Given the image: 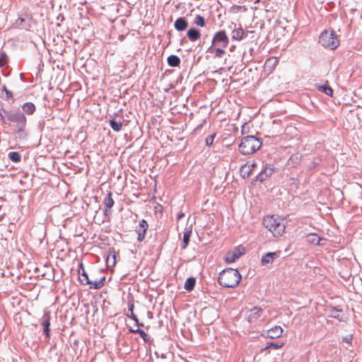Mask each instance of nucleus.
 I'll list each match as a JSON object with an SVG mask.
<instances>
[{
	"mask_svg": "<svg viewBox=\"0 0 362 362\" xmlns=\"http://www.w3.org/2000/svg\"><path fill=\"white\" fill-rule=\"evenodd\" d=\"M322 163V158L320 157H317L314 158L313 162L311 163L310 165L308 166V169L312 170L317 166H318Z\"/></svg>",
	"mask_w": 362,
	"mask_h": 362,
	"instance_id": "nucleus-34",
	"label": "nucleus"
},
{
	"mask_svg": "<svg viewBox=\"0 0 362 362\" xmlns=\"http://www.w3.org/2000/svg\"><path fill=\"white\" fill-rule=\"evenodd\" d=\"M322 240L315 233H310L307 237L308 242L315 245H321L320 241Z\"/></svg>",
	"mask_w": 362,
	"mask_h": 362,
	"instance_id": "nucleus-20",
	"label": "nucleus"
},
{
	"mask_svg": "<svg viewBox=\"0 0 362 362\" xmlns=\"http://www.w3.org/2000/svg\"><path fill=\"white\" fill-rule=\"evenodd\" d=\"M255 166V163H252V164L251 165V167H252V168H251L250 169H252V168H254Z\"/></svg>",
	"mask_w": 362,
	"mask_h": 362,
	"instance_id": "nucleus-48",
	"label": "nucleus"
},
{
	"mask_svg": "<svg viewBox=\"0 0 362 362\" xmlns=\"http://www.w3.org/2000/svg\"><path fill=\"white\" fill-rule=\"evenodd\" d=\"M109 124H110V126L111 127V128L115 132H118L121 131L122 127V122L120 120L117 121L115 119H110L109 120Z\"/></svg>",
	"mask_w": 362,
	"mask_h": 362,
	"instance_id": "nucleus-25",
	"label": "nucleus"
},
{
	"mask_svg": "<svg viewBox=\"0 0 362 362\" xmlns=\"http://www.w3.org/2000/svg\"><path fill=\"white\" fill-rule=\"evenodd\" d=\"M248 32H245V30L241 28H235L231 33V38L233 40L240 41L243 39L245 38L247 36Z\"/></svg>",
	"mask_w": 362,
	"mask_h": 362,
	"instance_id": "nucleus-13",
	"label": "nucleus"
},
{
	"mask_svg": "<svg viewBox=\"0 0 362 362\" xmlns=\"http://www.w3.org/2000/svg\"><path fill=\"white\" fill-rule=\"evenodd\" d=\"M98 281L100 283L102 286H103L105 284V276L101 277L99 280H98Z\"/></svg>",
	"mask_w": 362,
	"mask_h": 362,
	"instance_id": "nucleus-43",
	"label": "nucleus"
},
{
	"mask_svg": "<svg viewBox=\"0 0 362 362\" xmlns=\"http://www.w3.org/2000/svg\"><path fill=\"white\" fill-rule=\"evenodd\" d=\"M229 45V38L225 30H219L216 32L212 38L211 45L208 49L209 52L213 53L214 47L226 48Z\"/></svg>",
	"mask_w": 362,
	"mask_h": 362,
	"instance_id": "nucleus-6",
	"label": "nucleus"
},
{
	"mask_svg": "<svg viewBox=\"0 0 362 362\" xmlns=\"http://www.w3.org/2000/svg\"><path fill=\"white\" fill-rule=\"evenodd\" d=\"M262 313V308L255 306L246 312L245 317L249 322L253 323L261 316Z\"/></svg>",
	"mask_w": 362,
	"mask_h": 362,
	"instance_id": "nucleus-10",
	"label": "nucleus"
},
{
	"mask_svg": "<svg viewBox=\"0 0 362 362\" xmlns=\"http://www.w3.org/2000/svg\"><path fill=\"white\" fill-rule=\"evenodd\" d=\"M191 234H192V228H189V229L186 228L185 231L184 232L183 243H182V245L181 247L182 250L186 249V247L189 245V240H190Z\"/></svg>",
	"mask_w": 362,
	"mask_h": 362,
	"instance_id": "nucleus-19",
	"label": "nucleus"
},
{
	"mask_svg": "<svg viewBox=\"0 0 362 362\" xmlns=\"http://www.w3.org/2000/svg\"><path fill=\"white\" fill-rule=\"evenodd\" d=\"M188 22L185 17L177 18L174 23L175 29L177 31H184L187 28Z\"/></svg>",
	"mask_w": 362,
	"mask_h": 362,
	"instance_id": "nucleus-16",
	"label": "nucleus"
},
{
	"mask_svg": "<svg viewBox=\"0 0 362 362\" xmlns=\"http://www.w3.org/2000/svg\"><path fill=\"white\" fill-rule=\"evenodd\" d=\"M42 325L43 327V333L45 335L46 341L50 339V314L45 312L42 316Z\"/></svg>",
	"mask_w": 362,
	"mask_h": 362,
	"instance_id": "nucleus-11",
	"label": "nucleus"
},
{
	"mask_svg": "<svg viewBox=\"0 0 362 362\" xmlns=\"http://www.w3.org/2000/svg\"><path fill=\"white\" fill-rule=\"evenodd\" d=\"M317 89L319 91H320V92H322V93H325V94H326V95H327L329 96H332V95H333V90L328 85H326V84H325V85H317Z\"/></svg>",
	"mask_w": 362,
	"mask_h": 362,
	"instance_id": "nucleus-23",
	"label": "nucleus"
},
{
	"mask_svg": "<svg viewBox=\"0 0 362 362\" xmlns=\"http://www.w3.org/2000/svg\"><path fill=\"white\" fill-rule=\"evenodd\" d=\"M246 168V165H244L241 167L240 171L241 175L243 178L248 177L250 175V173L252 171V169H250L248 170H245V168Z\"/></svg>",
	"mask_w": 362,
	"mask_h": 362,
	"instance_id": "nucleus-37",
	"label": "nucleus"
},
{
	"mask_svg": "<svg viewBox=\"0 0 362 362\" xmlns=\"http://www.w3.org/2000/svg\"><path fill=\"white\" fill-rule=\"evenodd\" d=\"M318 42L323 47L331 50L335 49L339 45L337 34L334 30H324L320 35Z\"/></svg>",
	"mask_w": 362,
	"mask_h": 362,
	"instance_id": "nucleus-5",
	"label": "nucleus"
},
{
	"mask_svg": "<svg viewBox=\"0 0 362 362\" xmlns=\"http://www.w3.org/2000/svg\"><path fill=\"white\" fill-rule=\"evenodd\" d=\"M8 157L11 161L14 163H19L21 160V156L17 151L9 152Z\"/></svg>",
	"mask_w": 362,
	"mask_h": 362,
	"instance_id": "nucleus-27",
	"label": "nucleus"
},
{
	"mask_svg": "<svg viewBox=\"0 0 362 362\" xmlns=\"http://www.w3.org/2000/svg\"><path fill=\"white\" fill-rule=\"evenodd\" d=\"M8 63V57L4 52L0 53V67L5 66Z\"/></svg>",
	"mask_w": 362,
	"mask_h": 362,
	"instance_id": "nucleus-33",
	"label": "nucleus"
},
{
	"mask_svg": "<svg viewBox=\"0 0 362 362\" xmlns=\"http://www.w3.org/2000/svg\"><path fill=\"white\" fill-rule=\"evenodd\" d=\"M88 285H90V288L93 289H99L103 287L100 283L98 281V280L94 281H90V284H88Z\"/></svg>",
	"mask_w": 362,
	"mask_h": 362,
	"instance_id": "nucleus-38",
	"label": "nucleus"
},
{
	"mask_svg": "<svg viewBox=\"0 0 362 362\" xmlns=\"http://www.w3.org/2000/svg\"><path fill=\"white\" fill-rule=\"evenodd\" d=\"M241 280V275L237 269L232 268L223 270L218 276V281L225 288H235Z\"/></svg>",
	"mask_w": 362,
	"mask_h": 362,
	"instance_id": "nucleus-2",
	"label": "nucleus"
},
{
	"mask_svg": "<svg viewBox=\"0 0 362 362\" xmlns=\"http://www.w3.org/2000/svg\"><path fill=\"white\" fill-rule=\"evenodd\" d=\"M342 312V309L339 306L331 307L329 309V316L332 318L339 319V313Z\"/></svg>",
	"mask_w": 362,
	"mask_h": 362,
	"instance_id": "nucleus-26",
	"label": "nucleus"
},
{
	"mask_svg": "<svg viewBox=\"0 0 362 362\" xmlns=\"http://www.w3.org/2000/svg\"><path fill=\"white\" fill-rule=\"evenodd\" d=\"M134 303L132 301H129L128 302V310H129V313H134Z\"/></svg>",
	"mask_w": 362,
	"mask_h": 362,
	"instance_id": "nucleus-40",
	"label": "nucleus"
},
{
	"mask_svg": "<svg viewBox=\"0 0 362 362\" xmlns=\"http://www.w3.org/2000/svg\"><path fill=\"white\" fill-rule=\"evenodd\" d=\"M244 252V248L238 247H235L233 250L229 251L227 252L225 257V261L227 263H233L235 262L240 257V256Z\"/></svg>",
	"mask_w": 362,
	"mask_h": 362,
	"instance_id": "nucleus-8",
	"label": "nucleus"
},
{
	"mask_svg": "<svg viewBox=\"0 0 362 362\" xmlns=\"http://www.w3.org/2000/svg\"><path fill=\"white\" fill-rule=\"evenodd\" d=\"M0 117L4 123L8 122L11 125L16 139L22 141L28 139L29 131L27 129V118L19 108L12 110L2 108L0 110Z\"/></svg>",
	"mask_w": 362,
	"mask_h": 362,
	"instance_id": "nucleus-1",
	"label": "nucleus"
},
{
	"mask_svg": "<svg viewBox=\"0 0 362 362\" xmlns=\"http://www.w3.org/2000/svg\"><path fill=\"white\" fill-rule=\"evenodd\" d=\"M184 216H185V214H184V213H182V212H181V213H179V214H177V218L178 220H180V219L182 218Z\"/></svg>",
	"mask_w": 362,
	"mask_h": 362,
	"instance_id": "nucleus-44",
	"label": "nucleus"
},
{
	"mask_svg": "<svg viewBox=\"0 0 362 362\" xmlns=\"http://www.w3.org/2000/svg\"><path fill=\"white\" fill-rule=\"evenodd\" d=\"M78 275L79 280L82 284L88 285V284H90V280L88 279V274L86 272L82 264H80Z\"/></svg>",
	"mask_w": 362,
	"mask_h": 362,
	"instance_id": "nucleus-17",
	"label": "nucleus"
},
{
	"mask_svg": "<svg viewBox=\"0 0 362 362\" xmlns=\"http://www.w3.org/2000/svg\"><path fill=\"white\" fill-rule=\"evenodd\" d=\"M196 284V279L194 277H189L187 279L184 288L187 291H191L194 289Z\"/></svg>",
	"mask_w": 362,
	"mask_h": 362,
	"instance_id": "nucleus-24",
	"label": "nucleus"
},
{
	"mask_svg": "<svg viewBox=\"0 0 362 362\" xmlns=\"http://www.w3.org/2000/svg\"><path fill=\"white\" fill-rule=\"evenodd\" d=\"M2 92H4L5 93V95H6V99H12L13 100V93L10 90H8L6 86H2Z\"/></svg>",
	"mask_w": 362,
	"mask_h": 362,
	"instance_id": "nucleus-35",
	"label": "nucleus"
},
{
	"mask_svg": "<svg viewBox=\"0 0 362 362\" xmlns=\"http://www.w3.org/2000/svg\"><path fill=\"white\" fill-rule=\"evenodd\" d=\"M148 228V224L145 219L139 221V225L136 227L135 231L137 233V240L141 242L146 237V231Z\"/></svg>",
	"mask_w": 362,
	"mask_h": 362,
	"instance_id": "nucleus-9",
	"label": "nucleus"
},
{
	"mask_svg": "<svg viewBox=\"0 0 362 362\" xmlns=\"http://www.w3.org/2000/svg\"><path fill=\"white\" fill-rule=\"evenodd\" d=\"M112 195V192H109L103 200V204L107 209H111L115 204Z\"/></svg>",
	"mask_w": 362,
	"mask_h": 362,
	"instance_id": "nucleus-22",
	"label": "nucleus"
},
{
	"mask_svg": "<svg viewBox=\"0 0 362 362\" xmlns=\"http://www.w3.org/2000/svg\"><path fill=\"white\" fill-rule=\"evenodd\" d=\"M282 346H283V344H279V343H276V342H269V343H267V346L264 348L262 349L261 353H263L264 351H265L266 350H267L270 348H273L274 349H279Z\"/></svg>",
	"mask_w": 362,
	"mask_h": 362,
	"instance_id": "nucleus-29",
	"label": "nucleus"
},
{
	"mask_svg": "<svg viewBox=\"0 0 362 362\" xmlns=\"http://www.w3.org/2000/svg\"><path fill=\"white\" fill-rule=\"evenodd\" d=\"M216 137V133L212 134L206 138V145L211 146L214 144V139Z\"/></svg>",
	"mask_w": 362,
	"mask_h": 362,
	"instance_id": "nucleus-36",
	"label": "nucleus"
},
{
	"mask_svg": "<svg viewBox=\"0 0 362 362\" xmlns=\"http://www.w3.org/2000/svg\"><path fill=\"white\" fill-rule=\"evenodd\" d=\"M18 21H20L21 23L24 21V19L23 18H19Z\"/></svg>",
	"mask_w": 362,
	"mask_h": 362,
	"instance_id": "nucleus-47",
	"label": "nucleus"
},
{
	"mask_svg": "<svg viewBox=\"0 0 362 362\" xmlns=\"http://www.w3.org/2000/svg\"><path fill=\"white\" fill-rule=\"evenodd\" d=\"M259 1H260V0H255V3H258V2H259Z\"/></svg>",
	"mask_w": 362,
	"mask_h": 362,
	"instance_id": "nucleus-49",
	"label": "nucleus"
},
{
	"mask_svg": "<svg viewBox=\"0 0 362 362\" xmlns=\"http://www.w3.org/2000/svg\"><path fill=\"white\" fill-rule=\"evenodd\" d=\"M127 317L133 320L136 323H138V318L134 313L127 314Z\"/></svg>",
	"mask_w": 362,
	"mask_h": 362,
	"instance_id": "nucleus-39",
	"label": "nucleus"
},
{
	"mask_svg": "<svg viewBox=\"0 0 362 362\" xmlns=\"http://www.w3.org/2000/svg\"><path fill=\"white\" fill-rule=\"evenodd\" d=\"M194 23L198 26L204 27L206 25V21L203 16L197 15L194 18Z\"/></svg>",
	"mask_w": 362,
	"mask_h": 362,
	"instance_id": "nucleus-31",
	"label": "nucleus"
},
{
	"mask_svg": "<svg viewBox=\"0 0 362 362\" xmlns=\"http://www.w3.org/2000/svg\"><path fill=\"white\" fill-rule=\"evenodd\" d=\"M187 36L190 41L194 42L200 37L201 33L198 29L192 28L187 30Z\"/></svg>",
	"mask_w": 362,
	"mask_h": 362,
	"instance_id": "nucleus-18",
	"label": "nucleus"
},
{
	"mask_svg": "<svg viewBox=\"0 0 362 362\" xmlns=\"http://www.w3.org/2000/svg\"><path fill=\"white\" fill-rule=\"evenodd\" d=\"M262 146V141L255 136H244L239 145L240 151L243 155H249L255 153Z\"/></svg>",
	"mask_w": 362,
	"mask_h": 362,
	"instance_id": "nucleus-4",
	"label": "nucleus"
},
{
	"mask_svg": "<svg viewBox=\"0 0 362 362\" xmlns=\"http://www.w3.org/2000/svg\"><path fill=\"white\" fill-rule=\"evenodd\" d=\"M281 251H276L274 252H267L264 254L261 259V264L262 266H266L269 264H272L276 258L279 257Z\"/></svg>",
	"mask_w": 362,
	"mask_h": 362,
	"instance_id": "nucleus-12",
	"label": "nucleus"
},
{
	"mask_svg": "<svg viewBox=\"0 0 362 362\" xmlns=\"http://www.w3.org/2000/svg\"><path fill=\"white\" fill-rule=\"evenodd\" d=\"M235 48V45L230 46V47L229 48L230 52H233Z\"/></svg>",
	"mask_w": 362,
	"mask_h": 362,
	"instance_id": "nucleus-45",
	"label": "nucleus"
},
{
	"mask_svg": "<svg viewBox=\"0 0 362 362\" xmlns=\"http://www.w3.org/2000/svg\"><path fill=\"white\" fill-rule=\"evenodd\" d=\"M136 325L138 327H143V326H144V324H143V323H140L139 320H138V323H136Z\"/></svg>",
	"mask_w": 362,
	"mask_h": 362,
	"instance_id": "nucleus-46",
	"label": "nucleus"
},
{
	"mask_svg": "<svg viewBox=\"0 0 362 362\" xmlns=\"http://www.w3.org/2000/svg\"><path fill=\"white\" fill-rule=\"evenodd\" d=\"M129 332L131 333L139 334L141 336V337L144 339V341L146 342L148 341L147 334L143 329H141L139 328L136 329H134L133 328H129Z\"/></svg>",
	"mask_w": 362,
	"mask_h": 362,
	"instance_id": "nucleus-28",
	"label": "nucleus"
},
{
	"mask_svg": "<svg viewBox=\"0 0 362 362\" xmlns=\"http://www.w3.org/2000/svg\"><path fill=\"white\" fill-rule=\"evenodd\" d=\"M275 168L273 164H265L261 171L256 176V181L263 182L269 177L274 172Z\"/></svg>",
	"mask_w": 362,
	"mask_h": 362,
	"instance_id": "nucleus-7",
	"label": "nucleus"
},
{
	"mask_svg": "<svg viewBox=\"0 0 362 362\" xmlns=\"http://www.w3.org/2000/svg\"><path fill=\"white\" fill-rule=\"evenodd\" d=\"M167 61L168 65L172 67H177L180 64V59L177 56L174 54L170 55L168 57Z\"/></svg>",
	"mask_w": 362,
	"mask_h": 362,
	"instance_id": "nucleus-21",
	"label": "nucleus"
},
{
	"mask_svg": "<svg viewBox=\"0 0 362 362\" xmlns=\"http://www.w3.org/2000/svg\"><path fill=\"white\" fill-rule=\"evenodd\" d=\"M106 263L108 267H114L116 264L115 254H110L106 258Z\"/></svg>",
	"mask_w": 362,
	"mask_h": 362,
	"instance_id": "nucleus-30",
	"label": "nucleus"
},
{
	"mask_svg": "<svg viewBox=\"0 0 362 362\" xmlns=\"http://www.w3.org/2000/svg\"><path fill=\"white\" fill-rule=\"evenodd\" d=\"M224 49V47H214L213 49V52L215 53L214 57L221 58L223 55L225 54Z\"/></svg>",
	"mask_w": 362,
	"mask_h": 362,
	"instance_id": "nucleus-32",
	"label": "nucleus"
},
{
	"mask_svg": "<svg viewBox=\"0 0 362 362\" xmlns=\"http://www.w3.org/2000/svg\"><path fill=\"white\" fill-rule=\"evenodd\" d=\"M110 209H107L106 207H105L104 215L106 216H109L111 214Z\"/></svg>",
	"mask_w": 362,
	"mask_h": 362,
	"instance_id": "nucleus-41",
	"label": "nucleus"
},
{
	"mask_svg": "<svg viewBox=\"0 0 362 362\" xmlns=\"http://www.w3.org/2000/svg\"><path fill=\"white\" fill-rule=\"evenodd\" d=\"M263 225L274 237L281 236L285 230V223L282 219L275 218L274 216H266L263 219Z\"/></svg>",
	"mask_w": 362,
	"mask_h": 362,
	"instance_id": "nucleus-3",
	"label": "nucleus"
},
{
	"mask_svg": "<svg viewBox=\"0 0 362 362\" xmlns=\"http://www.w3.org/2000/svg\"><path fill=\"white\" fill-rule=\"evenodd\" d=\"M344 341H346V343H350L352 340V337L351 336H347L346 337L344 338L343 339Z\"/></svg>",
	"mask_w": 362,
	"mask_h": 362,
	"instance_id": "nucleus-42",
	"label": "nucleus"
},
{
	"mask_svg": "<svg viewBox=\"0 0 362 362\" xmlns=\"http://www.w3.org/2000/svg\"><path fill=\"white\" fill-rule=\"evenodd\" d=\"M283 334V329L280 326H274L267 331L266 337L270 339H276Z\"/></svg>",
	"mask_w": 362,
	"mask_h": 362,
	"instance_id": "nucleus-14",
	"label": "nucleus"
},
{
	"mask_svg": "<svg viewBox=\"0 0 362 362\" xmlns=\"http://www.w3.org/2000/svg\"><path fill=\"white\" fill-rule=\"evenodd\" d=\"M22 112L25 115H33L36 111V107L34 103L31 102L24 103L21 105Z\"/></svg>",
	"mask_w": 362,
	"mask_h": 362,
	"instance_id": "nucleus-15",
	"label": "nucleus"
}]
</instances>
